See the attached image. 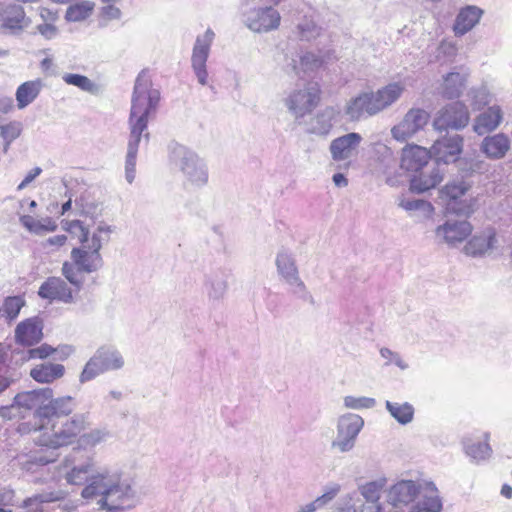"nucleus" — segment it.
Wrapping results in <instances>:
<instances>
[{
    "instance_id": "nucleus-1",
    "label": "nucleus",
    "mask_w": 512,
    "mask_h": 512,
    "mask_svg": "<svg viewBox=\"0 0 512 512\" xmlns=\"http://www.w3.org/2000/svg\"><path fill=\"white\" fill-rule=\"evenodd\" d=\"M74 410V401L70 396L52 399L40 407L36 415L41 422V435L37 443L46 448L77 445L78 448L95 446L102 440L99 430H89L90 422L85 414L68 416Z\"/></svg>"
},
{
    "instance_id": "nucleus-2",
    "label": "nucleus",
    "mask_w": 512,
    "mask_h": 512,
    "mask_svg": "<svg viewBox=\"0 0 512 512\" xmlns=\"http://www.w3.org/2000/svg\"><path fill=\"white\" fill-rule=\"evenodd\" d=\"M160 101V92L153 88L148 70H142L136 78L132 105L129 116L130 137L125 162V175L132 183L136 174L138 146L144 131L147 130L148 118L155 112Z\"/></svg>"
},
{
    "instance_id": "nucleus-3",
    "label": "nucleus",
    "mask_w": 512,
    "mask_h": 512,
    "mask_svg": "<svg viewBox=\"0 0 512 512\" xmlns=\"http://www.w3.org/2000/svg\"><path fill=\"white\" fill-rule=\"evenodd\" d=\"M62 229L80 243L71 251V258L80 271L93 272L102 263L100 249L103 241H108L110 229L99 226L89 238V229L80 220L62 222Z\"/></svg>"
},
{
    "instance_id": "nucleus-4",
    "label": "nucleus",
    "mask_w": 512,
    "mask_h": 512,
    "mask_svg": "<svg viewBox=\"0 0 512 512\" xmlns=\"http://www.w3.org/2000/svg\"><path fill=\"white\" fill-rule=\"evenodd\" d=\"M81 496L84 499L101 496L99 509L118 512L124 508L129 489L121 485L118 478L102 473L92 477L91 482L83 488Z\"/></svg>"
},
{
    "instance_id": "nucleus-5",
    "label": "nucleus",
    "mask_w": 512,
    "mask_h": 512,
    "mask_svg": "<svg viewBox=\"0 0 512 512\" xmlns=\"http://www.w3.org/2000/svg\"><path fill=\"white\" fill-rule=\"evenodd\" d=\"M122 364V358L116 352L100 349L85 365L81 381H90L101 373L120 368Z\"/></svg>"
},
{
    "instance_id": "nucleus-6",
    "label": "nucleus",
    "mask_w": 512,
    "mask_h": 512,
    "mask_svg": "<svg viewBox=\"0 0 512 512\" xmlns=\"http://www.w3.org/2000/svg\"><path fill=\"white\" fill-rule=\"evenodd\" d=\"M470 186L464 181L449 182L439 191V199L446 207L448 213L468 215L471 212L470 206L464 203L461 198L469 190Z\"/></svg>"
},
{
    "instance_id": "nucleus-7",
    "label": "nucleus",
    "mask_w": 512,
    "mask_h": 512,
    "mask_svg": "<svg viewBox=\"0 0 512 512\" xmlns=\"http://www.w3.org/2000/svg\"><path fill=\"white\" fill-rule=\"evenodd\" d=\"M280 14L272 7L257 8L244 15L246 27L252 32H268L277 29L280 24Z\"/></svg>"
},
{
    "instance_id": "nucleus-8",
    "label": "nucleus",
    "mask_w": 512,
    "mask_h": 512,
    "mask_svg": "<svg viewBox=\"0 0 512 512\" xmlns=\"http://www.w3.org/2000/svg\"><path fill=\"white\" fill-rule=\"evenodd\" d=\"M469 122L467 107L461 102H454L444 107L435 119V125L439 129H460Z\"/></svg>"
},
{
    "instance_id": "nucleus-9",
    "label": "nucleus",
    "mask_w": 512,
    "mask_h": 512,
    "mask_svg": "<svg viewBox=\"0 0 512 512\" xmlns=\"http://www.w3.org/2000/svg\"><path fill=\"white\" fill-rule=\"evenodd\" d=\"M431 157V150L419 145L409 144L402 149L400 167L407 172L418 173L427 167Z\"/></svg>"
},
{
    "instance_id": "nucleus-10",
    "label": "nucleus",
    "mask_w": 512,
    "mask_h": 512,
    "mask_svg": "<svg viewBox=\"0 0 512 512\" xmlns=\"http://www.w3.org/2000/svg\"><path fill=\"white\" fill-rule=\"evenodd\" d=\"M429 119L428 113L422 109H411L404 119L392 128V135L398 141H404L423 128Z\"/></svg>"
},
{
    "instance_id": "nucleus-11",
    "label": "nucleus",
    "mask_w": 512,
    "mask_h": 512,
    "mask_svg": "<svg viewBox=\"0 0 512 512\" xmlns=\"http://www.w3.org/2000/svg\"><path fill=\"white\" fill-rule=\"evenodd\" d=\"M43 338V323L38 318H27L15 328V342L23 347H32Z\"/></svg>"
},
{
    "instance_id": "nucleus-12",
    "label": "nucleus",
    "mask_w": 512,
    "mask_h": 512,
    "mask_svg": "<svg viewBox=\"0 0 512 512\" xmlns=\"http://www.w3.org/2000/svg\"><path fill=\"white\" fill-rule=\"evenodd\" d=\"M463 148V138L459 135L443 137L437 140L432 146V152L437 162L445 164L456 162Z\"/></svg>"
},
{
    "instance_id": "nucleus-13",
    "label": "nucleus",
    "mask_w": 512,
    "mask_h": 512,
    "mask_svg": "<svg viewBox=\"0 0 512 512\" xmlns=\"http://www.w3.org/2000/svg\"><path fill=\"white\" fill-rule=\"evenodd\" d=\"M212 38L209 35L198 37L192 53V67L201 85L207 84L206 62L209 56Z\"/></svg>"
},
{
    "instance_id": "nucleus-14",
    "label": "nucleus",
    "mask_w": 512,
    "mask_h": 512,
    "mask_svg": "<svg viewBox=\"0 0 512 512\" xmlns=\"http://www.w3.org/2000/svg\"><path fill=\"white\" fill-rule=\"evenodd\" d=\"M382 111L375 93H363L351 100L346 113L352 120H358L364 115H374Z\"/></svg>"
},
{
    "instance_id": "nucleus-15",
    "label": "nucleus",
    "mask_w": 512,
    "mask_h": 512,
    "mask_svg": "<svg viewBox=\"0 0 512 512\" xmlns=\"http://www.w3.org/2000/svg\"><path fill=\"white\" fill-rule=\"evenodd\" d=\"M362 426L363 420L358 415L350 414L342 417L339 421L338 431L339 435L344 437L345 440L334 442L333 446L338 447L343 452L349 450Z\"/></svg>"
},
{
    "instance_id": "nucleus-16",
    "label": "nucleus",
    "mask_w": 512,
    "mask_h": 512,
    "mask_svg": "<svg viewBox=\"0 0 512 512\" xmlns=\"http://www.w3.org/2000/svg\"><path fill=\"white\" fill-rule=\"evenodd\" d=\"M321 90L317 84L307 91H296L288 99V107L292 111H312L320 102Z\"/></svg>"
},
{
    "instance_id": "nucleus-17",
    "label": "nucleus",
    "mask_w": 512,
    "mask_h": 512,
    "mask_svg": "<svg viewBox=\"0 0 512 512\" xmlns=\"http://www.w3.org/2000/svg\"><path fill=\"white\" fill-rule=\"evenodd\" d=\"M38 295L50 301L71 302L73 294L67 283L58 277L48 278L39 288Z\"/></svg>"
},
{
    "instance_id": "nucleus-18",
    "label": "nucleus",
    "mask_w": 512,
    "mask_h": 512,
    "mask_svg": "<svg viewBox=\"0 0 512 512\" xmlns=\"http://www.w3.org/2000/svg\"><path fill=\"white\" fill-rule=\"evenodd\" d=\"M443 176L438 164L427 171L420 170L410 179L409 189L414 193H424L438 186L443 181Z\"/></svg>"
},
{
    "instance_id": "nucleus-19",
    "label": "nucleus",
    "mask_w": 512,
    "mask_h": 512,
    "mask_svg": "<svg viewBox=\"0 0 512 512\" xmlns=\"http://www.w3.org/2000/svg\"><path fill=\"white\" fill-rule=\"evenodd\" d=\"M424 483L416 484L412 480H403L393 485L389 491V499L394 506L412 502L418 494L424 495Z\"/></svg>"
},
{
    "instance_id": "nucleus-20",
    "label": "nucleus",
    "mask_w": 512,
    "mask_h": 512,
    "mask_svg": "<svg viewBox=\"0 0 512 512\" xmlns=\"http://www.w3.org/2000/svg\"><path fill=\"white\" fill-rule=\"evenodd\" d=\"M362 141L360 134L352 132L334 139L330 144L332 158L336 161L352 156Z\"/></svg>"
},
{
    "instance_id": "nucleus-21",
    "label": "nucleus",
    "mask_w": 512,
    "mask_h": 512,
    "mask_svg": "<svg viewBox=\"0 0 512 512\" xmlns=\"http://www.w3.org/2000/svg\"><path fill=\"white\" fill-rule=\"evenodd\" d=\"M25 13L20 5L8 4L4 5V1L0 0V27L4 29H24L27 24Z\"/></svg>"
},
{
    "instance_id": "nucleus-22",
    "label": "nucleus",
    "mask_w": 512,
    "mask_h": 512,
    "mask_svg": "<svg viewBox=\"0 0 512 512\" xmlns=\"http://www.w3.org/2000/svg\"><path fill=\"white\" fill-rule=\"evenodd\" d=\"M65 374V367L59 363L43 362L35 365L30 370V377L40 384H50L62 378Z\"/></svg>"
},
{
    "instance_id": "nucleus-23",
    "label": "nucleus",
    "mask_w": 512,
    "mask_h": 512,
    "mask_svg": "<svg viewBox=\"0 0 512 512\" xmlns=\"http://www.w3.org/2000/svg\"><path fill=\"white\" fill-rule=\"evenodd\" d=\"M484 10L475 5L462 7L453 24V32H470L480 21Z\"/></svg>"
},
{
    "instance_id": "nucleus-24",
    "label": "nucleus",
    "mask_w": 512,
    "mask_h": 512,
    "mask_svg": "<svg viewBox=\"0 0 512 512\" xmlns=\"http://www.w3.org/2000/svg\"><path fill=\"white\" fill-rule=\"evenodd\" d=\"M503 114L499 106H492L480 113L474 123V131L478 135L494 131L502 122Z\"/></svg>"
},
{
    "instance_id": "nucleus-25",
    "label": "nucleus",
    "mask_w": 512,
    "mask_h": 512,
    "mask_svg": "<svg viewBox=\"0 0 512 512\" xmlns=\"http://www.w3.org/2000/svg\"><path fill=\"white\" fill-rule=\"evenodd\" d=\"M510 149V140L503 133L487 136L481 144V151L490 159L503 158Z\"/></svg>"
},
{
    "instance_id": "nucleus-26",
    "label": "nucleus",
    "mask_w": 512,
    "mask_h": 512,
    "mask_svg": "<svg viewBox=\"0 0 512 512\" xmlns=\"http://www.w3.org/2000/svg\"><path fill=\"white\" fill-rule=\"evenodd\" d=\"M496 242V233L494 229L489 228L482 233L473 236L465 246L466 253L469 255H481L494 247Z\"/></svg>"
},
{
    "instance_id": "nucleus-27",
    "label": "nucleus",
    "mask_w": 512,
    "mask_h": 512,
    "mask_svg": "<svg viewBox=\"0 0 512 512\" xmlns=\"http://www.w3.org/2000/svg\"><path fill=\"white\" fill-rule=\"evenodd\" d=\"M437 232L442 233L444 239L452 244L465 240L471 234L472 226L467 221H448L442 227H439Z\"/></svg>"
},
{
    "instance_id": "nucleus-28",
    "label": "nucleus",
    "mask_w": 512,
    "mask_h": 512,
    "mask_svg": "<svg viewBox=\"0 0 512 512\" xmlns=\"http://www.w3.org/2000/svg\"><path fill=\"white\" fill-rule=\"evenodd\" d=\"M43 87L41 79L30 80L22 83L16 90L15 97L17 107L23 109L31 104L40 94Z\"/></svg>"
},
{
    "instance_id": "nucleus-29",
    "label": "nucleus",
    "mask_w": 512,
    "mask_h": 512,
    "mask_svg": "<svg viewBox=\"0 0 512 512\" xmlns=\"http://www.w3.org/2000/svg\"><path fill=\"white\" fill-rule=\"evenodd\" d=\"M51 389H37L18 393L14 397L13 404L18 411L21 409L32 410L37 407L44 398L51 396Z\"/></svg>"
},
{
    "instance_id": "nucleus-30",
    "label": "nucleus",
    "mask_w": 512,
    "mask_h": 512,
    "mask_svg": "<svg viewBox=\"0 0 512 512\" xmlns=\"http://www.w3.org/2000/svg\"><path fill=\"white\" fill-rule=\"evenodd\" d=\"M423 490V501L417 504L411 512H440L442 502L436 486L431 482H425Z\"/></svg>"
},
{
    "instance_id": "nucleus-31",
    "label": "nucleus",
    "mask_w": 512,
    "mask_h": 512,
    "mask_svg": "<svg viewBox=\"0 0 512 512\" xmlns=\"http://www.w3.org/2000/svg\"><path fill=\"white\" fill-rule=\"evenodd\" d=\"M22 125L18 121H10L0 125V157L6 154L11 144L20 137Z\"/></svg>"
},
{
    "instance_id": "nucleus-32",
    "label": "nucleus",
    "mask_w": 512,
    "mask_h": 512,
    "mask_svg": "<svg viewBox=\"0 0 512 512\" xmlns=\"http://www.w3.org/2000/svg\"><path fill=\"white\" fill-rule=\"evenodd\" d=\"M467 75L450 72L444 77L443 93L448 98L458 97L465 88Z\"/></svg>"
},
{
    "instance_id": "nucleus-33",
    "label": "nucleus",
    "mask_w": 512,
    "mask_h": 512,
    "mask_svg": "<svg viewBox=\"0 0 512 512\" xmlns=\"http://www.w3.org/2000/svg\"><path fill=\"white\" fill-rule=\"evenodd\" d=\"M20 221L24 227L35 234L54 232L57 229L56 222L51 218L36 220L32 216L24 215L21 216Z\"/></svg>"
},
{
    "instance_id": "nucleus-34",
    "label": "nucleus",
    "mask_w": 512,
    "mask_h": 512,
    "mask_svg": "<svg viewBox=\"0 0 512 512\" xmlns=\"http://www.w3.org/2000/svg\"><path fill=\"white\" fill-rule=\"evenodd\" d=\"M94 2L84 0L70 5L65 14V18L71 22H78L87 19L93 12Z\"/></svg>"
},
{
    "instance_id": "nucleus-35",
    "label": "nucleus",
    "mask_w": 512,
    "mask_h": 512,
    "mask_svg": "<svg viewBox=\"0 0 512 512\" xmlns=\"http://www.w3.org/2000/svg\"><path fill=\"white\" fill-rule=\"evenodd\" d=\"M386 408L400 424L405 425L413 420L414 408L409 403H393L387 401Z\"/></svg>"
},
{
    "instance_id": "nucleus-36",
    "label": "nucleus",
    "mask_w": 512,
    "mask_h": 512,
    "mask_svg": "<svg viewBox=\"0 0 512 512\" xmlns=\"http://www.w3.org/2000/svg\"><path fill=\"white\" fill-rule=\"evenodd\" d=\"M403 91L404 87L398 83H391L379 89L375 94L381 109L383 110L394 103L401 96Z\"/></svg>"
},
{
    "instance_id": "nucleus-37",
    "label": "nucleus",
    "mask_w": 512,
    "mask_h": 512,
    "mask_svg": "<svg viewBox=\"0 0 512 512\" xmlns=\"http://www.w3.org/2000/svg\"><path fill=\"white\" fill-rule=\"evenodd\" d=\"M24 305L25 300L22 296H8L0 307V315L12 321L18 317Z\"/></svg>"
},
{
    "instance_id": "nucleus-38",
    "label": "nucleus",
    "mask_w": 512,
    "mask_h": 512,
    "mask_svg": "<svg viewBox=\"0 0 512 512\" xmlns=\"http://www.w3.org/2000/svg\"><path fill=\"white\" fill-rule=\"evenodd\" d=\"M62 498V496L55 493L38 494L25 499L21 507L27 509V512H43V503L56 502Z\"/></svg>"
},
{
    "instance_id": "nucleus-39",
    "label": "nucleus",
    "mask_w": 512,
    "mask_h": 512,
    "mask_svg": "<svg viewBox=\"0 0 512 512\" xmlns=\"http://www.w3.org/2000/svg\"><path fill=\"white\" fill-rule=\"evenodd\" d=\"M323 65V60L312 53H306L299 60L294 61L293 69L296 74H307L319 69Z\"/></svg>"
},
{
    "instance_id": "nucleus-40",
    "label": "nucleus",
    "mask_w": 512,
    "mask_h": 512,
    "mask_svg": "<svg viewBox=\"0 0 512 512\" xmlns=\"http://www.w3.org/2000/svg\"><path fill=\"white\" fill-rule=\"evenodd\" d=\"M63 80L66 84L76 86L89 93H96L98 91V87L94 82H92L88 77L80 74H65L63 76Z\"/></svg>"
},
{
    "instance_id": "nucleus-41",
    "label": "nucleus",
    "mask_w": 512,
    "mask_h": 512,
    "mask_svg": "<svg viewBox=\"0 0 512 512\" xmlns=\"http://www.w3.org/2000/svg\"><path fill=\"white\" fill-rule=\"evenodd\" d=\"M92 464L87 463L79 467H73L66 474V481L71 485H82L89 477Z\"/></svg>"
},
{
    "instance_id": "nucleus-42",
    "label": "nucleus",
    "mask_w": 512,
    "mask_h": 512,
    "mask_svg": "<svg viewBox=\"0 0 512 512\" xmlns=\"http://www.w3.org/2000/svg\"><path fill=\"white\" fill-rule=\"evenodd\" d=\"M490 451L487 442H477L466 446V453L474 459H484L490 454Z\"/></svg>"
},
{
    "instance_id": "nucleus-43",
    "label": "nucleus",
    "mask_w": 512,
    "mask_h": 512,
    "mask_svg": "<svg viewBox=\"0 0 512 512\" xmlns=\"http://www.w3.org/2000/svg\"><path fill=\"white\" fill-rule=\"evenodd\" d=\"M400 206L407 210V211H413V210H424L429 215H431L434 211V207L432 204L425 200H405L402 199L400 201Z\"/></svg>"
},
{
    "instance_id": "nucleus-44",
    "label": "nucleus",
    "mask_w": 512,
    "mask_h": 512,
    "mask_svg": "<svg viewBox=\"0 0 512 512\" xmlns=\"http://www.w3.org/2000/svg\"><path fill=\"white\" fill-rule=\"evenodd\" d=\"M382 485L377 482H370L361 487V493L365 501L379 503Z\"/></svg>"
},
{
    "instance_id": "nucleus-45",
    "label": "nucleus",
    "mask_w": 512,
    "mask_h": 512,
    "mask_svg": "<svg viewBox=\"0 0 512 512\" xmlns=\"http://www.w3.org/2000/svg\"><path fill=\"white\" fill-rule=\"evenodd\" d=\"M58 351V348H54L47 343H43L36 348L28 350L29 359H47Z\"/></svg>"
},
{
    "instance_id": "nucleus-46",
    "label": "nucleus",
    "mask_w": 512,
    "mask_h": 512,
    "mask_svg": "<svg viewBox=\"0 0 512 512\" xmlns=\"http://www.w3.org/2000/svg\"><path fill=\"white\" fill-rule=\"evenodd\" d=\"M344 404L347 408L351 409H364L372 408L375 405V400L368 397H353L347 396L344 398Z\"/></svg>"
},
{
    "instance_id": "nucleus-47",
    "label": "nucleus",
    "mask_w": 512,
    "mask_h": 512,
    "mask_svg": "<svg viewBox=\"0 0 512 512\" xmlns=\"http://www.w3.org/2000/svg\"><path fill=\"white\" fill-rule=\"evenodd\" d=\"M68 237L64 234L55 235L49 237L44 242H42V248L47 253H52L58 251L61 247L65 246L67 243Z\"/></svg>"
},
{
    "instance_id": "nucleus-48",
    "label": "nucleus",
    "mask_w": 512,
    "mask_h": 512,
    "mask_svg": "<svg viewBox=\"0 0 512 512\" xmlns=\"http://www.w3.org/2000/svg\"><path fill=\"white\" fill-rule=\"evenodd\" d=\"M63 275L66 277V279L71 283L74 284L77 289H79L81 285V279H79L76 275L75 268L73 265L69 262H65L62 267Z\"/></svg>"
},
{
    "instance_id": "nucleus-49",
    "label": "nucleus",
    "mask_w": 512,
    "mask_h": 512,
    "mask_svg": "<svg viewBox=\"0 0 512 512\" xmlns=\"http://www.w3.org/2000/svg\"><path fill=\"white\" fill-rule=\"evenodd\" d=\"M21 415V411L17 410V407L12 403L9 406L0 407V417L4 420H12L19 418Z\"/></svg>"
},
{
    "instance_id": "nucleus-50",
    "label": "nucleus",
    "mask_w": 512,
    "mask_h": 512,
    "mask_svg": "<svg viewBox=\"0 0 512 512\" xmlns=\"http://www.w3.org/2000/svg\"><path fill=\"white\" fill-rule=\"evenodd\" d=\"M15 501V491L9 488H4L0 491V505L12 506Z\"/></svg>"
},
{
    "instance_id": "nucleus-51",
    "label": "nucleus",
    "mask_w": 512,
    "mask_h": 512,
    "mask_svg": "<svg viewBox=\"0 0 512 512\" xmlns=\"http://www.w3.org/2000/svg\"><path fill=\"white\" fill-rule=\"evenodd\" d=\"M101 13L108 20L119 19L121 16V10L110 3L102 8Z\"/></svg>"
},
{
    "instance_id": "nucleus-52",
    "label": "nucleus",
    "mask_w": 512,
    "mask_h": 512,
    "mask_svg": "<svg viewBox=\"0 0 512 512\" xmlns=\"http://www.w3.org/2000/svg\"><path fill=\"white\" fill-rule=\"evenodd\" d=\"M41 172H42V169L40 167H35L32 170H30L26 174V176L24 177L22 182L18 185L17 189L22 190L25 187H27L28 184H30L37 176H39L41 174Z\"/></svg>"
},
{
    "instance_id": "nucleus-53",
    "label": "nucleus",
    "mask_w": 512,
    "mask_h": 512,
    "mask_svg": "<svg viewBox=\"0 0 512 512\" xmlns=\"http://www.w3.org/2000/svg\"><path fill=\"white\" fill-rule=\"evenodd\" d=\"M35 417L38 420V422H37L38 425H31L30 423H21L18 425L17 431L20 434H29L34 431H39L40 432L39 436H40L41 435V422L36 414H35Z\"/></svg>"
},
{
    "instance_id": "nucleus-54",
    "label": "nucleus",
    "mask_w": 512,
    "mask_h": 512,
    "mask_svg": "<svg viewBox=\"0 0 512 512\" xmlns=\"http://www.w3.org/2000/svg\"><path fill=\"white\" fill-rule=\"evenodd\" d=\"M334 496V493L324 494L323 496L316 499V501L310 505H307L306 508L302 509V512H313L317 507L324 504L326 501L331 500Z\"/></svg>"
},
{
    "instance_id": "nucleus-55",
    "label": "nucleus",
    "mask_w": 512,
    "mask_h": 512,
    "mask_svg": "<svg viewBox=\"0 0 512 512\" xmlns=\"http://www.w3.org/2000/svg\"><path fill=\"white\" fill-rule=\"evenodd\" d=\"M381 507L379 503L365 501L355 512H380Z\"/></svg>"
},
{
    "instance_id": "nucleus-56",
    "label": "nucleus",
    "mask_w": 512,
    "mask_h": 512,
    "mask_svg": "<svg viewBox=\"0 0 512 512\" xmlns=\"http://www.w3.org/2000/svg\"><path fill=\"white\" fill-rule=\"evenodd\" d=\"M333 182L338 187H344V186H347V184H348L346 177L341 173L334 174Z\"/></svg>"
},
{
    "instance_id": "nucleus-57",
    "label": "nucleus",
    "mask_w": 512,
    "mask_h": 512,
    "mask_svg": "<svg viewBox=\"0 0 512 512\" xmlns=\"http://www.w3.org/2000/svg\"><path fill=\"white\" fill-rule=\"evenodd\" d=\"M12 383V380L6 376L0 375V394L4 392Z\"/></svg>"
},
{
    "instance_id": "nucleus-58",
    "label": "nucleus",
    "mask_w": 512,
    "mask_h": 512,
    "mask_svg": "<svg viewBox=\"0 0 512 512\" xmlns=\"http://www.w3.org/2000/svg\"><path fill=\"white\" fill-rule=\"evenodd\" d=\"M55 460V457H35L33 462L40 465H45L50 462H53Z\"/></svg>"
},
{
    "instance_id": "nucleus-59",
    "label": "nucleus",
    "mask_w": 512,
    "mask_h": 512,
    "mask_svg": "<svg viewBox=\"0 0 512 512\" xmlns=\"http://www.w3.org/2000/svg\"><path fill=\"white\" fill-rule=\"evenodd\" d=\"M501 494L505 498L511 499L512 498V487L508 484H504L501 488Z\"/></svg>"
},
{
    "instance_id": "nucleus-60",
    "label": "nucleus",
    "mask_w": 512,
    "mask_h": 512,
    "mask_svg": "<svg viewBox=\"0 0 512 512\" xmlns=\"http://www.w3.org/2000/svg\"><path fill=\"white\" fill-rule=\"evenodd\" d=\"M439 50H440V52H444V53L449 51V53H451L452 55L456 54V48L454 46H452V45H447L445 43H442L440 45Z\"/></svg>"
},
{
    "instance_id": "nucleus-61",
    "label": "nucleus",
    "mask_w": 512,
    "mask_h": 512,
    "mask_svg": "<svg viewBox=\"0 0 512 512\" xmlns=\"http://www.w3.org/2000/svg\"><path fill=\"white\" fill-rule=\"evenodd\" d=\"M51 66H52V60L50 58H45L42 60V62H41L42 69L48 70V69H50Z\"/></svg>"
},
{
    "instance_id": "nucleus-62",
    "label": "nucleus",
    "mask_w": 512,
    "mask_h": 512,
    "mask_svg": "<svg viewBox=\"0 0 512 512\" xmlns=\"http://www.w3.org/2000/svg\"><path fill=\"white\" fill-rule=\"evenodd\" d=\"M71 208V200H68L62 205V213H65Z\"/></svg>"
},
{
    "instance_id": "nucleus-63",
    "label": "nucleus",
    "mask_w": 512,
    "mask_h": 512,
    "mask_svg": "<svg viewBox=\"0 0 512 512\" xmlns=\"http://www.w3.org/2000/svg\"><path fill=\"white\" fill-rule=\"evenodd\" d=\"M28 205H29V208L32 210L37 207V202L35 200H31V201H29Z\"/></svg>"
},
{
    "instance_id": "nucleus-64",
    "label": "nucleus",
    "mask_w": 512,
    "mask_h": 512,
    "mask_svg": "<svg viewBox=\"0 0 512 512\" xmlns=\"http://www.w3.org/2000/svg\"><path fill=\"white\" fill-rule=\"evenodd\" d=\"M46 31L45 32H54V27L51 24H45Z\"/></svg>"
}]
</instances>
